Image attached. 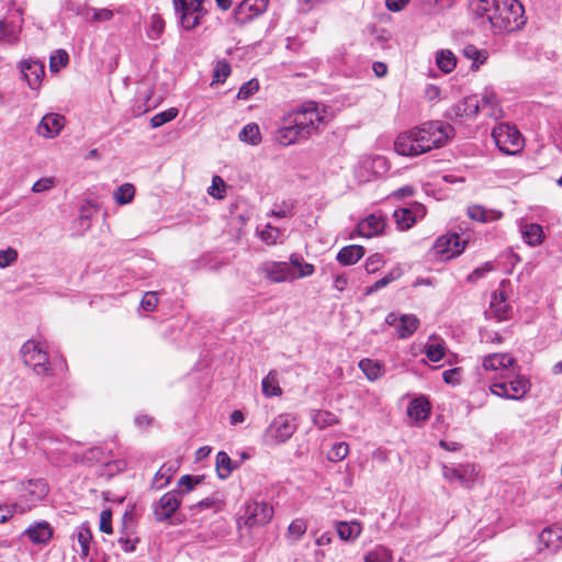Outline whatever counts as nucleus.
Instances as JSON below:
<instances>
[{
  "instance_id": "f257e3e1",
  "label": "nucleus",
  "mask_w": 562,
  "mask_h": 562,
  "mask_svg": "<svg viewBox=\"0 0 562 562\" xmlns=\"http://www.w3.org/2000/svg\"><path fill=\"white\" fill-rule=\"evenodd\" d=\"M325 108L316 102L308 101L283 115L277 131L274 140L288 147L301 140L308 139L321 124H326Z\"/></svg>"
},
{
  "instance_id": "f03ea898",
  "label": "nucleus",
  "mask_w": 562,
  "mask_h": 562,
  "mask_svg": "<svg viewBox=\"0 0 562 562\" xmlns=\"http://www.w3.org/2000/svg\"><path fill=\"white\" fill-rule=\"evenodd\" d=\"M453 135L452 125L432 121L400 134L394 142V148L398 155L415 157L445 146Z\"/></svg>"
},
{
  "instance_id": "7ed1b4c3",
  "label": "nucleus",
  "mask_w": 562,
  "mask_h": 562,
  "mask_svg": "<svg viewBox=\"0 0 562 562\" xmlns=\"http://www.w3.org/2000/svg\"><path fill=\"white\" fill-rule=\"evenodd\" d=\"M474 13L485 18L494 32H515L526 24L525 10L518 0H475Z\"/></svg>"
},
{
  "instance_id": "20e7f679",
  "label": "nucleus",
  "mask_w": 562,
  "mask_h": 562,
  "mask_svg": "<svg viewBox=\"0 0 562 562\" xmlns=\"http://www.w3.org/2000/svg\"><path fill=\"white\" fill-rule=\"evenodd\" d=\"M501 381H495L490 385L492 394L506 398L520 401L530 391V380L520 373V367L517 364L507 373H501Z\"/></svg>"
},
{
  "instance_id": "39448f33",
  "label": "nucleus",
  "mask_w": 562,
  "mask_h": 562,
  "mask_svg": "<svg viewBox=\"0 0 562 562\" xmlns=\"http://www.w3.org/2000/svg\"><path fill=\"white\" fill-rule=\"evenodd\" d=\"M18 513L24 514L36 507L49 493V486L44 479H30L15 482Z\"/></svg>"
},
{
  "instance_id": "423d86ee",
  "label": "nucleus",
  "mask_w": 562,
  "mask_h": 562,
  "mask_svg": "<svg viewBox=\"0 0 562 562\" xmlns=\"http://www.w3.org/2000/svg\"><path fill=\"white\" fill-rule=\"evenodd\" d=\"M204 0H172L175 15L180 29L192 31L198 27L205 15Z\"/></svg>"
},
{
  "instance_id": "0eeeda50",
  "label": "nucleus",
  "mask_w": 562,
  "mask_h": 562,
  "mask_svg": "<svg viewBox=\"0 0 562 562\" xmlns=\"http://www.w3.org/2000/svg\"><path fill=\"white\" fill-rule=\"evenodd\" d=\"M273 507L267 502H258L256 499L247 501L240 509L237 518V527H247L267 525L273 517Z\"/></svg>"
},
{
  "instance_id": "6e6552de",
  "label": "nucleus",
  "mask_w": 562,
  "mask_h": 562,
  "mask_svg": "<svg viewBox=\"0 0 562 562\" xmlns=\"http://www.w3.org/2000/svg\"><path fill=\"white\" fill-rule=\"evenodd\" d=\"M297 429L296 418L291 414H280L272 419L263 434L267 445L286 442Z\"/></svg>"
},
{
  "instance_id": "1a4fd4ad",
  "label": "nucleus",
  "mask_w": 562,
  "mask_h": 562,
  "mask_svg": "<svg viewBox=\"0 0 562 562\" xmlns=\"http://www.w3.org/2000/svg\"><path fill=\"white\" fill-rule=\"evenodd\" d=\"M492 137L498 149L506 155H516L524 148L521 133L509 124L502 123L495 126Z\"/></svg>"
},
{
  "instance_id": "9d476101",
  "label": "nucleus",
  "mask_w": 562,
  "mask_h": 562,
  "mask_svg": "<svg viewBox=\"0 0 562 562\" xmlns=\"http://www.w3.org/2000/svg\"><path fill=\"white\" fill-rule=\"evenodd\" d=\"M21 356L26 366L33 368L38 375H48L50 373L48 353L34 340H27L21 347Z\"/></svg>"
},
{
  "instance_id": "9b49d317",
  "label": "nucleus",
  "mask_w": 562,
  "mask_h": 562,
  "mask_svg": "<svg viewBox=\"0 0 562 562\" xmlns=\"http://www.w3.org/2000/svg\"><path fill=\"white\" fill-rule=\"evenodd\" d=\"M442 475L449 482H458L460 485L470 488L477 480L479 472L472 463L458 465H443Z\"/></svg>"
},
{
  "instance_id": "f8f14e48",
  "label": "nucleus",
  "mask_w": 562,
  "mask_h": 562,
  "mask_svg": "<svg viewBox=\"0 0 562 562\" xmlns=\"http://www.w3.org/2000/svg\"><path fill=\"white\" fill-rule=\"evenodd\" d=\"M426 215L424 204L413 202L394 211V220L401 231L409 229L414 224Z\"/></svg>"
},
{
  "instance_id": "ddd939ff",
  "label": "nucleus",
  "mask_w": 562,
  "mask_h": 562,
  "mask_svg": "<svg viewBox=\"0 0 562 562\" xmlns=\"http://www.w3.org/2000/svg\"><path fill=\"white\" fill-rule=\"evenodd\" d=\"M385 323L395 327L397 336L402 339L411 337L419 327L420 322L414 314H397L391 312L385 317Z\"/></svg>"
},
{
  "instance_id": "4468645a",
  "label": "nucleus",
  "mask_w": 562,
  "mask_h": 562,
  "mask_svg": "<svg viewBox=\"0 0 562 562\" xmlns=\"http://www.w3.org/2000/svg\"><path fill=\"white\" fill-rule=\"evenodd\" d=\"M258 272L273 283L294 280L293 269L283 261H265L258 268Z\"/></svg>"
},
{
  "instance_id": "2eb2a0df",
  "label": "nucleus",
  "mask_w": 562,
  "mask_h": 562,
  "mask_svg": "<svg viewBox=\"0 0 562 562\" xmlns=\"http://www.w3.org/2000/svg\"><path fill=\"white\" fill-rule=\"evenodd\" d=\"M180 490H173L165 493L160 499L154 505V517L156 521L162 522L170 519L172 515L178 510L181 504L178 492Z\"/></svg>"
},
{
  "instance_id": "dca6fc26",
  "label": "nucleus",
  "mask_w": 562,
  "mask_h": 562,
  "mask_svg": "<svg viewBox=\"0 0 562 562\" xmlns=\"http://www.w3.org/2000/svg\"><path fill=\"white\" fill-rule=\"evenodd\" d=\"M269 0H243L234 10V19L238 24H246L262 14Z\"/></svg>"
},
{
  "instance_id": "f3484780",
  "label": "nucleus",
  "mask_w": 562,
  "mask_h": 562,
  "mask_svg": "<svg viewBox=\"0 0 562 562\" xmlns=\"http://www.w3.org/2000/svg\"><path fill=\"white\" fill-rule=\"evenodd\" d=\"M434 250L441 260H449L463 251L458 234L445 235L437 238Z\"/></svg>"
},
{
  "instance_id": "a211bd4d",
  "label": "nucleus",
  "mask_w": 562,
  "mask_h": 562,
  "mask_svg": "<svg viewBox=\"0 0 562 562\" xmlns=\"http://www.w3.org/2000/svg\"><path fill=\"white\" fill-rule=\"evenodd\" d=\"M485 314L486 316L496 318L498 322L506 321L510 317L512 308L503 290L497 289L493 292L490 308Z\"/></svg>"
},
{
  "instance_id": "6ab92c4d",
  "label": "nucleus",
  "mask_w": 562,
  "mask_h": 562,
  "mask_svg": "<svg viewBox=\"0 0 562 562\" xmlns=\"http://www.w3.org/2000/svg\"><path fill=\"white\" fill-rule=\"evenodd\" d=\"M386 225L384 215L381 212H375L368 215L357 225V232L360 236L370 238L381 234Z\"/></svg>"
},
{
  "instance_id": "aec40b11",
  "label": "nucleus",
  "mask_w": 562,
  "mask_h": 562,
  "mask_svg": "<svg viewBox=\"0 0 562 562\" xmlns=\"http://www.w3.org/2000/svg\"><path fill=\"white\" fill-rule=\"evenodd\" d=\"M539 552L548 550L550 553L559 551L562 547V526L553 525L544 528L539 535Z\"/></svg>"
},
{
  "instance_id": "412c9836",
  "label": "nucleus",
  "mask_w": 562,
  "mask_h": 562,
  "mask_svg": "<svg viewBox=\"0 0 562 562\" xmlns=\"http://www.w3.org/2000/svg\"><path fill=\"white\" fill-rule=\"evenodd\" d=\"M515 366H517V361L509 353H491L482 360V367L486 371L501 370V373H507Z\"/></svg>"
},
{
  "instance_id": "4be33fe9",
  "label": "nucleus",
  "mask_w": 562,
  "mask_h": 562,
  "mask_svg": "<svg viewBox=\"0 0 562 562\" xmlns=\"http://www.w3.org/2000/svg\"><path fill=\"white\" fill-rule=\"evenodd\" d=\"M65 124V117L59 114L50 113L43 116L38 126L37 133L46 138L57 136Z\"/></svg>"
},
{
  "instance_id": "5701e85b",
  "label": "nucleus",
  "mask_w": 562,
  "mask_h": 562,
  "mask_svg": "<svg viewBox=\"0 0 562 562\" xmlns=\"http://www.w3.org/2000/svg\"><path fill=\"white\" fill-rule=\"evenodd\" d=\"M20 69L31 89H36L41 85L45 74L44 65L41 61L23 60L20 63Z\"/></svg>"
},
{
  "instance_id": "b1692460",
  "label": "nucleus",
  "mask_w": 562,
  "mask_h": 562,
  "mask_svg": "<svg viewBox=\"0 0 562 562\" xmlns=\"http://www.w3.org/2000/svg\"><path fill=\"white\" fill-rule=\"evenodd\" d=\"M24 533L35 544H46L53 537L54 530L47 521L30 526Z\"/></svg>"
},
{
  "instance_id": "393cba45",
  "label": "nucleus",
  "mask_w": 562,
  "mask_h": 562,
  "mask_svg": "<svg viewBox=\"0 0 562 562\" xmlns=\"http://www.w3.org/2000/svg\"><path fill=\"white\" fill-rule=\"evenodd\" d=\"M480 111L479 101L474 97L464 98L450 109L451 117L474 116Z\"/></svg>"
},
{
  "instance_id": "a878e982",
  "label": "nucleus",
  "mask_w": 562,
  "mask_h": 562,
  "mask_svg": "<svg viewBox=\"0 0 562 562\" xmlns=\"http://www.w3.org/2000/svg\"><path fill=\"white\" fill-rule=\"evenodd\" d=\"M366 254L360 245H349L342 247L337 254V261L342 266H351L357 263Z\"/></svg>"
},
{
  "instance_id": "bb28decb",
  "label": "nucleus",
  "mask_w": 562,
  "mask_h": 562,
  "mask_svg": "<svg viewBox=\"0 0 562 562\" xmlns=\"http://www.w3.org/2000/svg\"><path fill=\"white\" fill-rule=\"evenodd\" d=\"M359 368L370 381H375L383 376L385 373V367L383 362L369 358L360 360Z\"/></svg>"
},
{
  "instance_id": "cd10ccee",
  "label": "nucleus",
  "mask_w": 562,
  "mask_h": 562,
  "mask_svg": "<svg viewBox=\"0 0 562 562\" xmlns=\"http://www.w3.org/2000/svg\"><path fill=\"white\" fill-rule=\"evenodd\" d=\"M468 215L471 220L481 223L497 221L502 217L501 212L495 210H487L479 204L470 205L468 207Z\"/></svg>"
},
{
  "instance_id": "c85d7f7f",
  "label": "nucleus",
  "mask_w": 562,
  "mask_h": 562,
  "mask_svg": "<svg viewBox=\"0 0 562 562\" xmlns=\"http://www.w3.org/2000/svg\"><path fill=\"white\" fill-rule=\"evenodd\" d=\"M72 536L77 539L80 546V554L87 558L90 552V542L92 540V533L89 525L87 522L81 524L76 528Z\"/></svg>"
},
{
  "instance_id": "c756f323",
  "label": "nucleus",
  "mask_w": 562,
  "mask_h": 562,
  "mask_svg": "<svg viewBox=\"0 0 562 562\" xmlns=\"http://www.w3.org/2000/svg\"><path fill=\"white\" fill-rule=\"evenodd\" d=\"M430 412L429 402L425 398L413 400L407 408L408 416L414 420H425Z\"/></svg>"
},
{
  "instance_id": "7c9ffc66",
  "label": "nucleus",
  "mask_w": 562,
  "mask_h": 562,
  "mask_svg": "<svg viewBox=\"0 0 562 562\" xmlns=\"http://www.w3.org/2000/svg\"><path fill=\"white\" fill-rule=\"evenodd\" d=\"M436 65L445 74H450L457 66V57L450 49H440L436 53Z\"/></svg>"
},
{
  "instance_id": "2f4dec72",
  "label": "nucleus",
  "mask_w": 562,
  "mask_h": 562,
  "mask_svg": "<svg viewBox=\"0 0 562 562\" xmlns=\"http://www.w3.org/2000/svg\"><path fill=\"white\" fill-rule=\"evenodd\" d=\"M290 263L293 268L297 269V272H294V280L310 277L315 272L314 265L305 262L301 254H292L290 256Z\"/></svg>"
},
{
  "instance_id": "473e14b6",
  "label": "nucleus",
  "mask_w": 562,
  "mask_h": 562,
  "mask_svg": "<svg viewBox=\"0 0 562 562\" xmlns=\"http://www.w3.org/2000/svg\"><path fill=\"white\" fill-rule=\"evenodd\" d=\"M522 239L530 246L540 245L543 240L542 226L536 223L527 224L521 229Z\"/></svg>"
},
{
  "instance_id": "72a5a7b5",
  "label": "nucleus",
  "mask_w": 562,
  "mask_h": 562,
  "mask_svg": "<svg viewBox=\"0 0 562 562\" xmlns=\"http://www.w3.org/2000/svg\"><path fill=\"white\" fill-rule=\"evenodd\" d=\"M176 469L172 464L165 463L156 472L151 486L156 490L164 488L171 480Z\"/></svg>"
},
{
  "instance_id": "f704fd0d",
  "label": "nucleus",
  "mask_w": 562,
  "mask_h": 562,
  "mask_svg": "<svg viewBox=\"0 0 562 562\" xmlns=\"http://www.w3.org/2000/svg\"><path fill=\"white\" fill-rule=\"evenodd\" d=\"M361 530V525L356 521H340L337 525V533L341 540H355L360 536Z\"/></svg>"
},
{
  "instance_id": "c9c22d12",
  "label": "nucleus",
  "mask_w": 562,
  "mask_h": 562,
  "mask_svg": "<svg viewBox=\"0 0 562 562\" xmlns=\"http://www.w3.org/2000/svg\"><path fill=\"white\" fill-rule=\"evenodd\" d=\"M234 469L235 465L233 464L231 457L226 452L220 451L216 454V471L218 477L222 480L227 479Z\"/></svg>"
},
{
  "instance_id": "e433bc0d",
  "label": "nucleus",
  "mask_w": 562,
  "mask_h": 562,
  "mask_svg": "<svg viewBox=\"0 0 562 562\" xmlns=\"http://www.w3.org/2000/svg\"><path fill=\"white\" fill-rule=\"evenodd\" d=\"M312 420L319 429L338 424V418L334 413L323 409L313 411Z\"/></svg>"
},
{
  "instance_id": "4c0bfd02",
  "label": "nucleus",
  "mask_w": 562,
  "mask_h": 562,
  "mask_svg": "<svg viewBox=\"0 0 562 562\" xmlns=\"http://www.w3.org/2000/svg\"><path fill=\"white\" fill-rule=\"evenodd\" d=\"M133 537H138L136 531V520L134 513L131 510H126L122 517V527L120 530L119 538H127L131 539Z\"/></svg>"
},
{
  "instance_id": "58836bf2",
  "label": "nucleus",
  "mask_w": 562,
  "mask_h": 562,
  "mask_svg": "<svg viewBox=\"0 0 562 562\" xmlns=\"http://www.w3.org/2000/svg\"><path fill=\"white\" fill-rule=\"evenodd\" d=\"M479 105L480 110H488L487 114L491 116L497 117L501 112L496 95L493 91L485 90L479 101Z\"/></svg>"
},
{
  "instance_id": "ea45409f",
  "label": "nucleus",
  "mask_w": 562,
  "mask_h": 562,
  "mask_svg": "<svg viewBox=\"0 0 562 562\" xmlns=\"http://www.w3.org/2000/svg\"><path fill=\"white\" fill-rule=\"evenodd\" d=\"M221 502H222V499L220 497V494L214 493L211 496L191 505L189 507V509L192 514H198V513H200L202 510H206V509H214L215 512H217L220 508Z\"/></svg>"
},
{
  "instance_id": "a19ab883",
  "label": "nucleus",
  "mask_w": 562,
  "mask_h": 562,
  "mask_svg": "<svg viewBox=\"0 0 562 562\" xmlns=\"http://www.w3.org/2000/svg\"><path fill=\"white\" fill-rule=\"evenodd\" d=\"M239 139L250 145H258L261 142V134L258 124L249 123L239 133Z\"/></svg>"
},
{
  "instance_id": "79ce46f5",
  "label": "nucleus",
  "mask_w": 562,
  "mask_h": 562,
  "mask_svg": "<svg viewBox=\"0 0 562 562\" xmlns=\"http://www.w3.org/2000/svg\"><path fill=\"white\" fill-rule=\"evenodd\" d=\"M463 55L465 58L473 60L471 69H479V67L483 65L487 59L486 52L479 49L474 45H467L463 48Z\"/></svg>"
},
{
  "instance_id": "37998d69",
  "label": "nucleus",
  "mask_w": 562,
  "mask_h": 562,
  "mask_svg": "<svg viewBox=\"0 0 562 562\" xmlns=\"http://www.w3.org/2000/svg\"><path fill=\"white\" fill-rule=\"evenodd\" d=\"M400 276H401L400 269L396 268V269L391 270L386 276H384L383 278L376 280L372 285L368 286L366 289V291H364V294L366 295H371V294L375 293L376 291L385 288L391 282H393L396 279H398Z\"/></svg>"
},
{
  "instance_id": "c03bdc74",
  "label": "nucleus",
  "mask_w": 562,
  "mask_h": 562,
  "mask_svg": "<svg viewBox=\"0 0 562 562\" xmlns=\"http://www.w3.org/2000/svg\"><path fill=\"white\" fill-rule=\"evenodd\" d=\"M306 530V521L302 518H296L289 525L286 537L291 542H297L305 535Z\"/></svg>"
},
{
  "instance_id": "a18cd8bd",
  "label": "nucleus",
  "mask_w": 562,
  "mask_h": 562,
  "mask_svg": "<svg viewBox=\"0 0 562 562\" xmlns=\"http://www.w3.org/2000/svg\"><path fill=\"white\" fill-rule=\"evenodd\" d=\"M19 41V32L15 26L7 21H0V42L15 44Z\"/></svg>"
},
{
  "instance_id": "49530a36",
  "label": "nucleus",
  "mask_w": 562,
  "mask_h": 562,
  "mask_svg": "<svg viewBox=\"0 0 562 562\" xmlns=\"http://www.w3.org/2000/svg\"><path fill=\"white\" fill-rule=\"evenodd\" d=\"M364 562H393L392 552L383 546H378L364 557Z\"/></svg>"
},
{
  "instance_id": "de8ad7c7",
  "label": "nucleus",
  "mask_w": 562,
  "mask_h": 562,
  "mask_svg": "<svg viewBox=\"0 0 562 562\" xmlns=\"http://www.w3.org/2000/svg\"><path fill=\"white\" fill-rule=\"evenodd\" d=\"M179 114V111L177 108H169L160 113L155 114L150 119V126L153 128H157L162 126L164 124L175 120Z\"/></svg>"
},
{
  "instance_id": "09e8293b",
  "label": "nucleus",
  "mask_w": 562,
  "mask_h": 562,
  "mask_svg": "<svg viewBox=\"0 0 562 562\" xmlns=\"http://www.w3.org/2000/svg\"><path fill=\"white\" fill-rule=\"evenodd\" d=\"M135 188L132 183H124L117 188L114 192V199L117 204L124 205L134 199Z\"/></svg>"
},
{
  "instance_id": "8fccbe9b",
  "label": "nucleus",
  "mask_w": 562,
  "mask_h": 562,
  "mask_svg": "<svg viewBox=\"0 0 562 562\" xmlns=\"http://www.w3.org/2000/svg\"><path fill=\"white\" fill-rule=\"evenodd\" d=\"M262 393L267 397L277 396L282 393L281 387L279 386L276 374L269 372V374L262 380Z\"/></svg>"
},
{
  "instance_id": "3c124183",
  "label": "nucleus",
  "mask_w": 562,
  "mask_h": 562,
  "mask_svg": "<svg viewBox=\"0 0 562 562\" xmlns=\"http://www.w3.org/2000/svg\"><path fill=\"white\" fill-rule=\"evenodd\" d=\"M202 482L201 476H194L190 474L182 475L180 480L178 481V487L176 490H180L178 492V495H184L189 492H191L198 484Z\"/></svg>"
},
{
  "instance_id": "603ef678",
  "label": "nucleus",
  "mask_w": 562,
  "mask_h": 562,
  "mask_svg": "<svg viewBox=\"0 0 562 562\" xmlns=\"http://www.w3.org/2000/svg\"><path fill=\"white\" fill-rule=\"evenodd\" d=\"M425 355L429 361L438 362L443 359L446 355V348L443 344L440 342L426 344Z\"/></svg>"
},
{
  "instance_id": "864d4df0",
  "label": "nucleus",
  "mask_w": 562,
  "mask_h": 562,
  "mask_svg": "<svg viewBox=\"0 0 562 562\" xmlns=\"http://www.w3.org/2000/svg\"><path fill=\"white\" fill-rule=\"evenodd\" d=\"M69 61V56L66 50L58 49L52 56L49 60V68L52 72H57L60 68L65 67Z\"/></svg>"
},
{
  "instance_id": "5fc2aeb1",
  "label": "nucleus",
  "mask_w": 562,
  "mask_h": 562,
  "mask_svg": "<svg viewBox=\"0 0 562 562\" xmlns=\"http://www.w3.org/2000/svg\"><path fill=\"white\" fill-rule=\"evenodd\" d=\"M349 453V446L346 442H336L328 451L327 458L331 462L344 460Z\"/></svg>"
},
{
  "instance_id": "6e6d98bb",
  "label": "nucleus",
  "mask_w": 562,
  "mask_h": 562,
  "mask_svg": "<svg viewBox=\"0 0 562 562\" xmlns=\"http://www.w3.org/2000/svg\"><path fill=\"white\" fill-rule=\"evenodd\" d=\"M164 30H165L164 19L159 14H153L150 16L148 37L151 40H157L164 33Z\"/></svg>"
},
{
  "instance_id": "4d7b16f0",
  "label": "nucleus",
  "mask_w": 562,
  "mask_h": 562,
  "mask_svg": "<svg viewBox=\"0 0 562 562\" xmlns=\"http://www.w3.org/2000/svg\"><path fill=\"white\" fill-rule=\"evenodd\" d=\"M259 90V82L257 79H251L239 88L237 93V98L241 100L249 99L252 94H255Z\"/></svg>"
},
{
  "instance_id": "13d9d810",
  "label": "nucleus",
  "mask_w": 562,
  "mask_h": 562,
  "mask_svg": "<svg viewBox=\"0 0 562 562\" xmlns=\"http://www.w3.org/2000/svg\"><path fill=\"white\" fill-rule=\"evenodd\" d=\"M281 236V231L270 224L266 226L263 231L260 233V238L268 245L277 244V240Z\"/></svg>"
},
{
  "instance_id": "bf43d9fd",
  "label": "nucleus",
  "mask_w": 562,
  "mask_h": 562,
  "mask_svg": "<svg viewBox=\"0 0 562 562\" xmlns=\"http://www.w3.org/2000/svg\"><path fill=\"white\" fill-rule=\"evenodd\" d=\"M384 265V259L381 254H373L367 258L364 269L368 273H375Z\"/></svg>"
},
{
  "instance_id": "052dcab7",
  "label": "nucleus",
  "mask_w": 562,
  "mask_h": 562,
  "mask_svg": "<svg viewBox=\"0 0 562 562\" xmlns=\"http://www.w3.org/2000/svg\"><path fill=\"white\" fill-rule=\"evenodd\" d=\"M231 75V66L226 60H218L214 68V80L217 82H224Z\"/></svg>"
},
{
  "instance_id": "680f3d73",
  "label": "nucleus",
  "mask_w": 562,
  "mask_h": 562,
  "mask_svg": "<svg viewBox=\"0 0 562 562\" xmlns=\"http://www.w3.org/2000/svg\"><path fill=\"white\" fill-rule=\"evenodd\" d=\"M209 194L216 199H223L225 195V182L220 176H214L212 186L209 188Z\"/></svg>"
},
{
  "instance_id": "e2e57ef3",
  "label": "nucleus",
  "mask_w": 562,
  "mask_h": 562,
  "mask_svg": "<svg viewBox=\"0 0 562 562\" xmlns=\"http://www.w3.org/2000/svg\"><path fill=\"white\" fill-rule=\"evenodd\" d=\"M18 260V251L8 247L7 249L0 250V268H7Z\"/></svg>"
},
{
  "instance_id": "0e129e2a",
  "label": "nucleus",
  "mask_w": 562,
  "mask_h": 562,
  "mask_svg": "<svg viewBox=\"0 0 562 562\" xmlns=\"http://www.w3.org/2000/svg\"><path fill=\"white\" fill-rule=\"evenodd\" d=\"M493 270V265L490 262L484 263L481 267L475 268L471 273L468 274L467 281L475 283L480 279L484 278L487 272Z\"/></svg>"
},
{
  "instance_id": "69168bd1",
  "label": "nucleus",
  "mask_w": 562,
  "mask_h": 562,
  "mask_svg": "<svg viewBox=\"0 0 562 562\" xmlns=\"http://www.w3.org/2000/svg\"><path fill=\"white\" fill-rule=\"evenodd\" d=\"M462 378V369L461 368H452L443 371L442 379L447 384L457 385L461 382Z\"/></svg>"
},
{
  "instance_id": "338daca9",
  "label": "nucleus",
  "mask_w": 562,
  "mask_h": 562,
  "mask_svg": "<svg viewBox=\"0 0 562 562\" xmlns=\"http://www.w3.org/2000/svg\"><path fill=\"white\" fill-rule=\"evenodd\" d=\"M15 513H18L16 503L0 504V524L7 522Z\"/></svg>"
},
{
  "instance_id": "774afa93",
  "label": "nucleus",
  "mask_w": 562,
  "mask_h": 562,
  "mask_svg": "<svg viewBox=\"0 0 562 562\" xmlns=\"http://www.w3.org/2000/svg\"><path fill=\"white\" fill-rule=\"evenodd\" d=\"M158 304V297L156 292H147L140 301V306L145 311H154Z\"/></svg>"
}]
</instances>
